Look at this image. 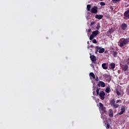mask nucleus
Instances as JSON below:
<instances>
[{
  "instance_id": "nucleus-10",
  "label": "nucleus",
  "mask_w": 129,
  "mask_h": 129,
  "mask_svg": "<svg viewBox=\"0 0 129 129\" xmlns=\"http://www.w3.org/2000/svg\"><path fill=\"white\" fill-rule=\"evenodd\" d=\"M109 68L110 69H112V70L115 68V63H111L109 66Z\"/></svg>"
},
{
  "instance_id": "nucleus-33",
  "label": "nucleus",
  "mask_w": 129,
  "mask_h": 129,
  "mask_svg": "<svg viewBox=\"0 0 129 129\" xmlns=\"http://www.w3.org/2000/svg\"><path fill=\"white\" fill-rule=\"evenodd\" d=\"M110 127V125L108 123L106 124V128H109Z\"/></svg>"
},
{
  "instance_id": "nucleus-7",
  "label": "nucleus",
  "mask_w": 129,
  "mask_h": 129,
  "mask_svg": "<svg viewBox=\"0 0 129 129\" xmlns=\"http://www.w3.org/2000/svg\"><path fill=\"white\" fill-rule=\"evenodd\" d=\"M125 111V108L124 107H122L121 108V112H119L118 113H117V115H121L124 113Z\"/></svg>"
},
{
  "instance_id": "nucleus-26",
  "label": "nucleus",
  "mask_w": 129,
  "mask_h": 129,
  "mask_svg": "<svg viewBox=\"0 0 129 129\" xmlns=\"http://www.w3.org/2000/svg\"><path fill=\"white\" fill-rule=\"evenodd\" d=\"M94 37H95V36H94V35H91L90 36L89 39L90 40H92L93 38H94Z\"/></svg>"
},
{
  "instance_id": "nucleus-37",
  "label": "nucleus",
  "mask_w": 129,
  "mask_h": 129,
  "mask_svg": "<svg viewBox=\"0 0 129 129\" xmlns=\"http://www.w3.org/2000/svg\"><path fill=\"white\" fill-rule=\"evenodd\" d=\"M127 95L129 96V90H127Z\"/></svg>"
},
{
  "instance_id": "nucleus-8",
  "label": "nucleus",
  "mask_w": 129,
  "mask_h": 129,
  "mask_svg": "<svg viewBox=\"0 0 129 129\" xmlns=\"http://www.w3.org/2000/svg\"><path fill=\"white\" fill-rule=\"evenodd\" d=\"M108 115L111 118H112L113 117V112L112 109H110L108 111Z\"/></svg>"
},
{
  "instance_id": "nucleus-22",
  "label": "nucleus",
  "mask_w": 129,
  "mask_h": 129,
  "mask_svg": "<svg viewBox=\"0 0 129 129\" xmlns=\"http://www.w3.org/2000/svg\"><path fill=\"white\" fill-rule=\"evenodd\" d=\"M105 51L104 48H100L99 50V53H103Z\"/></svg>"
},
{
  "instance_id": "nucleus-16",
  "label": "nucleus",
  "mask_w": 129,
  "mask_h": 129,
  "mask_svg": "<svg viewBox=\"0 0 129 129\" xmlns=\"http://www.w3.org/2000/svg\"><path fill=\"white\" fill-rule=\"evenodd\" d=\"M95 48L96 49V51H95V53L97 54V52H98L99 50L101 49V47H99L98 46H96L95 47Z\"/></svg>"
},
{
  "instance_id": "nucleus-25",
  "label": "nucleus",
  "mask_w": 129,
  "mask_h": 129,
  "mask_svg": "<svg viewBox=\"0 0 129 129\" xmlns=\"http://www.w3.org/2000/svg\"><path fill=\"white\" fill-rule=\"evenodd\" d=\"M91 8V5H89V4L88 5H87V11H90Z\"/></svg>"
},
{
  "instance_id": "nucleus-3",
  "label": "nucleus",
  "mask_w": 129,
  "mask_h": 129,
  "mask_svg": "<svg viewBox=\"0 0 129 129\" xmlns=\"http://www.w3.org/2000/svg\"><path fill=\"white\" fill-rule=\"evenodd\" d=\"M97 9L98 8L96 6H94L92 9L90 11V12H91L92 14H96L97 13Z\"/></svg>"
},
{
  "instance_id": "nucleus-39",
  "label": "nucleus",
  "mask_w": 129,
  "mask_h": 129,
  "mask_svg": "<svg viewBox=\"0 0 129 129\" xmlns=\"http://www.w3.org/2000/svg\"><path fill=\"white\" fill-rule=\"evenodd\" d=\"M90 47H93V45H90Z\"/></svg>"
},
{
  "instance_id": "nucleus-24",
  "label": "nucleus",
  "mask_w": 129,
  "mask_h": 129,
  "mask_svg": "<svg viewBox=\"0 0 129 129\" xmlns=\"http://www.w3.org/2000/svg\"><path fill=\"white\" fill-rule=\"evenodd\" d=\"M100 89H100V88H97V89H96V94H97V95H98L99 94V91H100Z\"/></svg>"
},
{
  "instance_id": "nucleus-14",
  "label": "nucleus",
  "mask_w": 129,
  "mask_h": 129,
  "mask_svg": "<svg viewBox=\"0 0 129 129\" xmlns=\"http://www.w3.org/2000/svg\"><path fill=\"white\" fill-rule=\"evenodd\" d=\"M99 32L98 30H96V31H93L92 35L96 37L97 36V35L99 34Z\"/></svg>"
},
{
  "instance_id": "nucleus-36",
  "label": "nucleus",
  "mask_w": 129,
  "mask_h": 129,
  "mask_svg": "<svg viewBox=\"0 0 129 129\" xmlns=\"http://www.w3.org/2000/svg\"><path fill=\"white\" fill-rule=\"evenodd\" d=\"M91 31V29H89L88 30V32H90Z\"/></svg>"
},
{
  "instance_id": "nucleus-15",
  "label": "nucleus",
  "mask_w": 129,
  "mask_h": 129,
  "mask_svg": "<svg viewBox=\"0 0 129 129\" xmlns=\"http://www.w3.org/2000/svg\"><path fill=\"white\" fill-rule=\"evenodd\" d=\"M99 105H100V108L101 109V110H104V109H105V108L104 107V105L102 103H99Z\"/></svg>"
},
{
  "instance_id": "nucleus-18",
  "label": "nucleus",
  "mask_w": 129,
  "mask_h": 129,
  "mask_svg": "<svg viewBox=\"0 0 129 129\" xmlns=\"http://www.w3.org/2000/svg\"><path fill=\"white\" fill-rule=\"evenodd\" d=\"M112 55L114 56V57H116L117 56V52H116V51H113Z\"/></svg>"
},
{
  "instance_id": "nucleus-31",
  "label": "nucleus",
  "mask_w": 129,
  "mask_h": 129,
  "mask_svg": "<svg viewBox=\"0 0 129 129\" xmlns=\"http://www.w3.org/2000/svg\"><path fill=\"white\" fill-rule=\"evenodd\" d=\"M93 43H94V44H96L97 43V41L96 39H93Z\"/></svg>"
},
{
  "instance_id": "nucleus-30",
  "label": "nucleus",
  "mask_w": 129,
  "mask_h": 129,
  "mask_svg": "<svg viewBox=\"0 0 129 129\" xmlns=\"http://www.w3.org/2000/svg\"><path fill=\"white\" fill-rule=\"evenodd\" d=\"M105 4L104 2H101L100 3V5L101 6H104Z\"/></svg>"
},
{
  "instance_id": "nucleus-13",
  "label": "nucleus",
  "mask_w": 129,
  "mask_h": 129,
  "mask_svg": "<svg viewBox=\"0 0 129 129\" xmlns=\"http://www.w3.org/2000/svg\"><path fill=\"white\" fill-rule=\"evenodd\" d=\"M102 68L103 69L107 70L108 69V64L106 63H103L102 64Z\"/></svg>"
},
{
  "instance_id": "nucleus-41",
  "label": "nucleus",
  "mask_w": 129,
  "mask_h": 129,
  "mask_svg": "<svg viewBox=\"0 0 129 129\" xmlns=\"http://www.w3.org/2000/svg\"><path fill=\"white\" fill-rule=\"evenodd\" d=\"M109 120H111V118H109Z\"/></svg>"
},
{
  "instance_id": "nucleus-9",
  "label": "nucleus",
  "mask_w": 129,
  "mask_h": 129,
  "mask_svg": "<svg viewBox=\"0 0 129 129\" xmlns=\"http://www.w3.org/2000/svg\"><path fill=\"white\" fill-rule=\"evenodd\" d=\"M121 28L122 30H125L127 28V24L125 23H122L121 25Z\"/></svg>"
},
{
  "instance_id": "nucleus-35",
  "label": "nucleus",
  "mask_w": 129,
  "mask_h": 129,
  "mask_svg": "<svg viewBox=\"0 0 129 129\" xmlns=\"http://www.w3.org/2000/svg\"><path fill=\"white\" fill-rule=\"evenodd\" d=\"M96 80V82L99 81V78H98V77H96V80Z\"/></svg>"
},
{
  "instance_id": "nucleus-27",
  "label": "nucleus",
  "mask_w": 129,
  "mask_h": 129,
  "mask_svg": "<svg viewBox=\"0 0 129 129\" xmlns=\"http://www.w3.org/2000/svg\"><path fill=\"white\" fill-rule=\"evenodd\" d=\"M116 94L118 95V96H119L120 95V92L119 91V90H118L117 89L116 90Z\"/></svg>"
},
{
  "instance_id": "nucleus-5",
  "label": "nucleus",
  "mask_w": 129,
  "mask_h": 129,
  "mask_svg": "<svg viewBox=\"0 0 129 129\" xmlns=\"http://www.w3.org/2000/svg\"><path fill=\"white\" fill-rule=\"evenodd\" d=\"M90 59H91L92 63L94 64H96V58L95 55H90Z\"/></svg>"
},
{
  "instance_id": "nucleus-34",
  "label": "nucleus",
  "mask_w": 129,
  "mask_h": 129,
  "mask_svg": "<svg viewBox=\"0 0 129 129\" xmlns=\"http://www.w3.org/2000/svg\"><path fill=\"white\" fill-rule=\"evenodd\" d=\"M127 65H129V57L126 60Z\"/></svg>"
},
{
  "instance_id": "nucleus-29",
  "label": "nucleus",
  "mask_w": 129,
  "mask_h": 129,
  "mask_svg": "<svg viewBox=\"0 0 129 129\" xmlns=\"http://www.w3.org/2000/svg\"><path fill=\"white\" fill-rule=\"evenodd\" d=\"M101 111H104V113L107 114V111H106V110L105 109H104V110H101Z\"/></svg>"
},
{
  "instance_id": "nucleus-2",
  "label": "nucleus",
  "mask_w": 129,
  "mask_h": 129,
  "mask_svg": "<svg viewBox=\"0 0 129 129\" xmlns=\"http://www.w3.org/2000/svg\"><path fill=\"white\" fill-rule=\"evenodd\" d=\"M121 100H117L116 103H115V101L114 99H113L112 100L110 101V105L114 109L117 108L118 106L119 105H118V103L120 102Z\"/></svg>"
},
{
  "instance_id": "nucleus-38",
  "label": "nucleus",
  "mask_w": 129,
  "mask_h": 129,
  "mask_svg": "<svg viewBox=\"0 0 129 129\" xmlns=\"http://www.w3.org/2000/svg\"><path fill=\"white\" fill-rule=\"evenodd\" d=\"M95 93V91H93V94L94 95Z\"/></svg>"
},
{
  "instance_id": "nucleus-23",
  "label": "nucleus",
  "mask_w": 129,
  "mask_h": 129,
  "mask_svg": "<svg viewBox=\"0 0 129 129\" xmlns=\"http://www.w3.org/2000/svg\"><path fill=\"white\" fill-rule=\"evenodd\" d=\"M121 0H112L113 4H116L120 2Z\"/></svg>"
},
{
  "instance_id": "nucleus-21",
  "label": "nucleus",
  "mask_w": 129,
  "mask_h": 129,
  "mask_svg": "<svg viewBox=\"0 0 129 129\" xmlns=\"http://www.w3.org/2000/svg\"><path fill=\"white\" fill-rule=\"evenodd\" d=\"M90 76H91L93 78V79H96L95 74H93V73H90Z\"/></svg>"
},
{
  "instance_id": "nucleus-32",
  "label": "nucleus",
  "mask_w": 129,
  "mask_h": 129,
  "mask_svg": "<svg viewBox=\"0 0 129 129\" xmlns=\"http://www.w3.org/2000/svg\"><path fill=\"white\" fill-rule=\"evenodd\" d=\"M94 24H95L94 22H91V23H90V26L92 27L93 25H94Z\"/></svg>"
},
{
  "instance_id": "nucleus-1",
  "label": "nucleus",
  "mask_w": 129,
  "mask_h": 129,
  "mask_svg": "<svg viewBox=\"0 0 129 129\" xmlns=\"http://www.w3.org/2000/svg\"><path fill=\"white\" fill-rule=\"evenodd\" d=\"M129 43V39L122 38L119 39V42H118V45L120 47H122L127 45Z\"/></svg>"
},
{
  "instance_id": "nucleus-40",
  "label": "nucleus",
  "mask_w": 129,
  "mask_h": 129,
  "mask_svg": "<svg viewBox=\"0 0 129 129\" xmlns=\"http://www.w3.org/2000/svg\"><path fill=\"white\" fill-rule=\"evenodd\" d=\"M101 118H103V116L101 117Z\"/></svg>"
},
{
  "instance_id": "nucleus-20",
  "label": "nucleus",
  "mask_w": 129,
  "mask_h": 129,
  "mask_svg": "<svg viewBox=\"0 0 129 129\" xmlns=\"http://www.w3.org/2000/svg\"><path fill=\"white\" fill-rule=\"evenodd\" d=\"M105 78L108 80H111V77L109 75H105Z\"/></svg>"
},
{
  "instance_id": "nucleus-11",
  "label": "nucleus",
  "mask_w": 129,
  "mask_h": 129,
  "mask_svg": "<svg viewBox=\"0 0 129 129\" xmlns=\"http://www.w3.org/2000/svg\"><path fill=\"white\" fill-rule=\"evenodd\" d=\"M123 16L125 18L129 19V9L125 11V13H124Z\"/></svg>"
},
{
  "instance_id": "nucleus-17",
  "label": "nucleus",
  "mask_w": 129,
  "mask_h": 129,
  "mask_svg": "<svg viewBox=\"0 0 129 129\" xmlns=\"http://www.w3.org/2000/svg\"><path fill=\"white\" fill-rule=\"evenodd\" d=\"M128 69V67L127 64H125L123 68V71L124 72H126V71H127Z\"/></svg>"
},
{
  "instance_id": "nucleus-4",
  "label": "nucleus",
  "mask_w": 129,
  "mask_h": 129,
  "mask_svg": "<svg viewBox=\"0 0 129 129\" xmlns=\"http://www.w3.org/2000/svg\"><path fill=\"white\" fill-rule=\"evenodd\" d=\"M98 95L99 96H100V99L102 100H104L105 98V92H104L103 91H101L100 92V93Z\"/></svg>"
},
{
  "instance_id": "nucleus-28",
  "label": "nucleus",
  "mask_w": 129,
  "mask_h": 129,
  "mask_svg": "<svg viewBox=\"0 0 129 129\" xmlns=\"http://www.w3.org/2000/svg\"><path fill=\"white\" fill-rule=\"evenodd\" d=\"M100 28V24H98L97 25V27H96V29H97V30H99Z\"/></svg>"
},
{
  "instance_id": "nucleus-6",
  "label": "nucleus",
  "mask_w": 129,
  "mask_h": 129,
  "mask_svg": "<svg viewBox=\"0 0 129 129\" xmlns=\"http://www.w3.org/2000/svg\"><path fill=\"white\" fill-rule=\"evenodd\" d=\"M97 86L98 87H102V88H104L105 87V84L104 82H102V81H100V82H98V83L97 84Z\"/></svg>"
},
{
  "instance_id": "nucleus-19",
  "label": "nucleus",
  "mask_w": 129,
  "mask_h": 129,
  "mask_svg": "<svg viewBox=\"0 0 129 129\" xmlns=\"http://www.w3.org/2000/svg\"><path fill=\"white\" fill-rule=\"evenodd\" d=\"M110 92V88L109 87H107L105 89V92L107 93H109Z\"/></svg>"
},
{
  "instance_id": "nucleus-12",
  "label": "nucleus",
  "mask_w": 129,
  "mask_h": 129,
  "mask_svg": "<svg viewBox=\"0 0 129 129\" xmlns=\"http://www.w3.org/2000/svg\"><path fill=\"white\" fill-rule=\"evenodd\" d=\"M103 17V15H96L95 16V18L98 20H101Z\"/></svg>"
}]
</instances>
